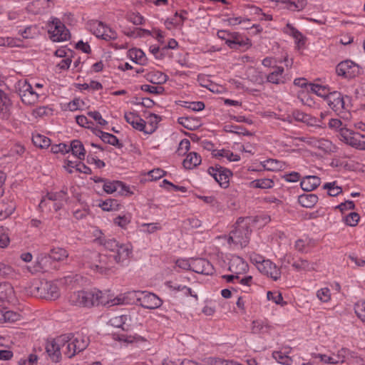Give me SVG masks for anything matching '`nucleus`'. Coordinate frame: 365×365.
Wrapping results in <instances>:
<instances>
[{
    "label": "nucleus",
    "mask_w": 365,
    "mask_h": 365,
    "mask_svg": "<svg viewBox=\"0 0 365 365\" xmlns=\"http://www.w3.org/2000/svg\"><path fill=\"white\" fill-rule=\"evenodd\" d=\"M317 147L327 153H334L336 150V145L329 140L324 138H321L317 141Z\"/></svg>",
    "instance_id": "nucleus-47"
},
{
    "label": "nucleus",
    "mask_w": 365,
    "mask_h": 365,
    "mask_svg": "<svg viewBox=\"0 0 365 365\" xmlns=\"http://www.w3.org/2000/svg\"><path fill=\"white\" fill-rule=\"evenodd\" d=\"M141 91L155 95H160L165 92L163 86H153L148 84H144L140 86Z\"/></svg>",
    "instance_id": "nucleus-58"
},
{
    "label": "nucleus",
    "mask_w": 365,
    "mask_h": 365,
    "mask_svg": "<svg viewBox=\"0 0 365 365\" xmlns=\"http://www.w3.org/2000/svg\"><path fill=\"white\" fill-rule=\"evenodd\" d=\"M58 267V264L52 259L48 252H43L37 255L34 264L28 266L27 269L32 274H35L56 270Z\"/></svg>",
    "instance_id": "nucleus-5"
},
{
    "label": "nucleus",
    "mask_w": 365,
    "mask_h": 365,
    "mask_svg": "<svg viewBox=\"0 0 365 365\" xmlns=\"http://www.w3.org/2000/svg\"><path fill=\"white\" fill-rule=\"evenodd\" d=\"M22 41L19 38H14L9 36H0V46L4 47H20Z\"/></svg>",
    "instance_id": "nucleus-46"
},
{
    "label": "nucleus",
    "mask_w": 365,
    "mask_h": 365,
    "mask_svg": "<svg viewBox=\"0 0 365 365\" xmlns=\"http://www.w3.org/2000/svg\"><path fill=\"white\" fill-rule=\"evenodd\" d=\"M142 292L140 290L128 291L118 297L120 299V304H137L140 302Z\"/></svg>",
    "instance_id": "nucleus-25"
},
{
    "label": "nucleus",
    "mask_w": 365,
    "mask_h": 365,
    "mask_svg": "<svg viewBox=\"0 0 365 365\" xmlns=\"http://www.w3.org/2000/svg\"><path fill=\"white\" fill-rule=\"evenodd\" d=\"M84 261L91 269L104 274H108L115 263L112 255L97 252L87 251L83 255Z\"/></svg>",
    "instance_id": "nucleus-2"
},
{
    "label": "nucleus",
    "mask_w": 365,
    "mask_h": 365,
    "mask_svg": "<svg viewBox=\"0 0 365 365\" xmlns=\"http://www.w3.org/2000/svg\"><path fill=\"white\" fill-rule=\"evenodd\" d=\"M360 216L357 212H352L343 217V222L346 225L355 227L358 225Z\"/></svg>",
    "instance_id": "nucleus-56"
},
{
    "label": "nucleus",
    "mask_w": 365,
    "mask_h": 365,
    "mask_svg": "<svg viewBox=\"0 0 365 365\" xmlns=\"http://www.w3.org/2000/svg\"><path fill=\"white\" fill-rule=\"evenodd\" d=\"M46 198L51 201H64L66 202H68V189L66 186H63V188L59 192H47L46 195L45 197H43L40 201V203L38 205V207L40 209H42L46 206Z\"/></svg>",
    "instance_id": "nucleus-20"
},
{
    "label": "nucleus",
    "mask_w": 365,
    "mask_h": 365,
    "mask_svg": "<svg viewBox=\"0 0 365 365\" xmlns=\"http://www.w3.org/2000/svg\"><path fill=\"white\" fill-rule=\"evenodd\" d=\"M89 30L98 38H102L106 29H108L107 26L102 21L94 20L91 21L88 24Z\"/></svg>",
    "instance_id": "nucleus-35"
},
{
    "label": "nucleus",
    "mask_w": 365,
    "mask_h": 365,
    "mask_svg": "<svg viewBox=\"0 0 365 365\" xmlns=\"http://www.w3.org/2000/svg\"><path fill=\"white\" fill-rule=\"evenodd\" d=\"M261 220L264 222V224H266L270 221V217L269 216L259 215L239 217L235 222V229L230 233L228 242L245 247L249 243L250 236L252 232L250 225L257 224Z\"/></svg>",
    "instance_id": "nucleus-1"
},
{
    "label": "nucleus",
    "mask_w": 365,
    "mask_h": 365,
    "mask_svg": "<svg viewBox=\"0 0 365 365\" xmlns=\"http://www.w3.org/2000/svg\"><path fill=\"white\" fill-rule=\"evenodd\" d=\"M68 149L69 152H71L72 154L76 156L79 160H84L86 155V150L82 142L79 140H73L70 145H68Z\"/></svg>",
    "instance_id": "nucleus-28"
},
{
    "label": "nucleus",
    "mask_w": 365,
    "mask_h": 365,
    "mask_svg": "<svg viewBox=\"0 0 365 365\" xmlns=\"http://www.w3.org/2000/svg\"><path fill=\"white\" fill-rule=\"evenodd\" d=\"M120 299L115 297L112 299L107 293H104L98 289H95V306H113L120 304Z\"/></svg>",
    "instance_id": "nucleus-22"
},
{
    "label": "nucleus",
    "mask_w": 365,
    "mask_h": 365,
    "mask_svg": "<svg viewBox=\"0 0 365 365\" xmlns=\"http://www.w3.org/2000/svg\"><path fill=\"white\" fill-rule=\"evenodd\" d=\"M322 188L327 190V195L331 197H336L343 192L341 186L337 185L336 181L326 182L323 185Z\"/></svg>",
    "instance_id": "nucleus-44"
},
{
    "label": "nucleus",
    "mask_w": 365,
    "mask_h": 365,
    "mask_svg": "<svg viewBox=\"0 0 365 365\" xmlns=\"http://www.w3.org/2000/svg\"><path fill=\"white\" fill-rule=\"evenodd\" d=\"M272 357L276 361L282 365H291L293 362L292 359L288 355V353L282 351H274L272 352Z\"/></svg>",
    "instance_id": "nucleus-45"
},
{
    "label": "nucleus",
    "mask_w": 365,
    "mask_h": 365,
    "mask_svg": "<svg viewBox=\"0 0 365 365\" xmlns=\"http://www.w3.org/2000/svg\"><path fill=\"white\" fill-rule=\"evenodd\" d=\"M229 270L233 272V274H225L222 277L225 279L227 282L235 283V281L239 279V274L245 273L248 270V264L242 260V258L238 257L236 261H234L229 267Z\"/></svg>",
    "instance_id": "nucleus-12"
},
{
    "label": "nucleus",
    "mask_w": 365,
    "mask_h": 365,
    "mask_svg": "<svg viewBox=\"0 0 365 365\" xmlns=\"http://www.w3.org/2000/svg\"><path fill=\"white\" fill-rule=\"evenodd\" d=\"M48 254L56 263L66 259L68 257V252L66 250L61 247H53L50 250Z\"/></svg>",
    "instance_id": "nucleus-41"
},
{
    "label": "nucleus",
    "mask_w": 365,
    "mask_h": 365,
    "mask_svg": "<svg viewBox=\"0 0 365 365\" xmlns=\"http://www.w3.org/2000/svg\"><path fill=\"white\" fill-rule=\"evenodd\" d=\"M273 71L266 76V81L275 85L284 84L287 79L285 77L284 68L282 66H275Z\"/></svg>",
    "instance_id": "nucleus-21"
},
{
    "label": "nucleus",
    "mask_w": 365,
    "mask_h": 365,
    "mask_svg": "<svg viewBox=\"0 0 365 365\" xmlns=\"http://www.w3.org/2000/svg\"><path fill=\"white\" fill-rule=\"evenodd\" d=\"M346 100L350 102V97L344 96L341 93L334 91L327 96L325 102L336 114L343 117L341 114L349 110V104L346 103Z\"/></svg>",
    "instance_id": "nucleus-6"
},
{
    "label": "nucleus",
    "mask_w": 365,
    "mask_h": 365,
    "mask_svg": "<svg viewBox=\"0 0 365 365\" xmlns=\"http://www.w3.org/2000/svg\"><path fill=\"white\" fill-rule=\"evenodd\" d=\"M16 210V205L13 201L2 200L0 202V220L11 216Z\"/></svg>",
    "instance_id": "nucleus-27"
},
{
    "label": "nucleus",
    "mask_w": 365,
    "mask_h": 365,
    "mask_svg": "<svg viewBox=\"0 0 365 365\" xmlns=\"http://www.w3.org/2000/svg\"><path fill=\"white\" fill-rule=\"evenodd\" d=\"M258 270L274 281H277L281 277L280 268L269 259H266L260 265H258Z\"/></svg>",
    "instance_id": "nucleus-15"
},
{
    "label": "nucleus",
    "mask_w": 365,
    "mask_h": 365,
    "mask_svg": "<svg viewBox=\"0 0 365 365\" xmlns=\"http://www.w3.org/2000/svg\"><path fill=\"white\" fill-rule=\"evenodd\" d=\"M96 232L100 233V235L96 237L95 241H96L99 245L103 246L105 249L113 252L115 249L118 248L119 241H118L114 237H108L103 235L101 230H98ZM96 236V234L95 235Z\"/></svg>",
    "instance_id": "nucleus-24"
},
{
    "label": "nucleus",
    "mask_w": 365,
    "mask_h": 365,
    "mask_svg": "<svg viewBox=\"0 0 365 365\" xmlns=\"http://www.w3.org/2000/svg\"><path fill=\"white\" fill-rule=\"evenodd\" d=\"M128 53L132 61L143 66L147 64L148 58H146L145 53L140 48H134L130 49Z\"/></svg>",
    "instance_id": "nucleus-34"
},
{
    "label": "nucleus",
    "mask_w": 365,
    "mask_h": 365,
    "mask_svg": "<svg viewBox=\"0 0 365 365\" xmlns=\"http://www.w3.org/2000/svg\"><path fill=\"white\" fill-rule=\"evenodd\" d=\"M260 166L263 168V170L269 171L278 170L282 168L281 162L278 160L272 158H269L263 162H261Z\"/></svg>",
    "instance_id": "nucleus-48"
},
{
    "label": "nucleus",
    "mask_w": 365,
    "mask_h": 365,
    "mask_svg": "<svg viewBox=\"0 0 365 365\" xmlns=\"http://www.w3.org/2000/svg\"><path fill=\"white\" fill-rule=\"evenodd\" d=\"M98 206L103 211H116L120 209V204L115 199L108 198L106 200H99Z\"/></svg>",
    "instance_id": "nucleus-36"
},
{
    "label": "nucleus",
    "mask_w": 365,
    "mask_h": 365,
    "mask_svg": "<svg viewBox=\"0 0 365 365\" xmlns=\"http://www.w3.org/2000/svg\"><path fill=\"white\" fill-rule=\"evenodd\" d=\"M101 140L103 143L115 146L117 148H122L123 147V143H121L115 135L107 132L103 137L101 138Z\"/></svg>",
    "instance_id": "nucleus-51"
},
{
    "label": "nucleus",
    "mask_w": 365,
    "mask_h": 365,
    "mask_svg": "<svg viewBox=\"0 0 365 365\" xmlns=\"http://www.w3.org/2000/svg\"><path fill=\"white\" fill-rule=\"evenodd\" d=\"M282 32L292 36L293 38H297V36H301L302 33L290 23H287L286 24V26L282 29Z\"/></svg>",
    "instance_id": "nucleus-61"
},
{
    "label": "nucleus",
    "mask_w": 365,
    "mask_h": 365,
    "mask_svg": "<svg viewBox=\"0 0 365 365\" xmlns=\"http://www.w3.org/2000/svg\"><path fill=\"white\" fill-rule=\"evenodd\" d=\"M316 295L322 302L327 303L331 300V291L328 287L319 289Z\"/></svg>",
    "instance_id": "nucleus-59"
},
{
    "label": "nucleus",
    "mask_w": 365,
    "mask_h": 365,
    "mask_svg": "<svg viewBox=\"0 0 365 365\" xmlns=\"http://www.w3.org/2000/svg\"><path fill=\"white\" fill-rule=\"evenodd\" d=\"M294 269L297 271H309L313 269L311 266L308 260L304 259H299L295 262H294L292 264Z\"/></svg>",
    "instance_id": "nucleus-57"
},
{
    "label": "nucleus",
    "mask_w": 365,
    "mask_h": 365,
    "mask_svg": "<svg viewBox=\"0 0 365 365\" xmlns=\"http://www.w3.org/2000/svg\"><path fill=\"white\" fill-rule=\"evenodd\" d=\"M269 327L262 320L252 322V330L254 334H265L269 331Z\"/></svg>",
    "instance_id": "nucleus-52"
},
{
    "label": "nucleus",
    "mask_w": 365,
    "mask_h": 365,
    "mask_svg": "<svg viewBox=\"0 0 365 365\" xmlns=\"http://www.w3.org/2000/svg\"><path fill=\"white\" fill-rule=\"evenodd\" d=\"M48 26L50 38L54 42L65 41L71 36L69 30L58 18H52Z\"/></svg>",
    "instance_id": "nucleus-8"
},
{
    "label": "nucleus",
    "mask_w": 365,
    "mask_h": 365,
    "mask_svg": "<svg viewBox=\"0 0 365 365\" xmlns=\"http://www.w3.org/2000/svg\"><path fill=\"white\" fill-rule=\"evenodd\" d=\"M337 76L348 80L355 78L362 73L361 67L351 60L342 61L336 66Z\"/></svg>",
    "instance_id": "nucleus-7"
},
{
    "label": "nucleus",
    "mask_w": 365,
    "mask_h": 365,
    "mask_svg": "<svg viewBox=\"0 0 365 365\" xmlns=\"http://www.w3.org/2000/svg\"><path fill=\"white\" fill-rule=\"evenodd\" d=\"M192 271L204 275H212L215 268L210 261L204 258H197L192 264Z\"/></svg>",
    "instance_id": "nucleus-18"
},
{
    "label": "nucleus",
    "mask_w": 365,
    "mask_h": 365,
    "mask_svg": "<svg viewBox=\"0 0 365 365\" xmlns=\"http://www.w3.org/2000/svg\"><path fill=\"white\" fill-rule=\"evenodd\" d=\"M124 118L125 121L131 125L134 129L145 133L146 122L143 118H141L137 113H125L124 115Z\"/></svg>",
    "instance_id": "nucleus-23"
},
{
    "label": "nucleus",
    "mask_w": 365,
    "mask_h": 365,
    "mask_svg": "<svg viewBox=\"0 0 365 365\" xmlns=\"http://www.w3.org/2000/svg\"><path fill=\"white\" fill-rule=\"evenodd\" d=\"M36 289L39 296L46 299L56 300L61 295L57 284L51 281L41 282Z\"/></svg>",
    "instance_id": "nucleus-11"
},
{
    "label": "nucleus",
    "mask_w": 365,
    "mask_h": 365,
    "mask_svg": "<svg viewBox=\"0 0 365 365\" xmlns=\"http://www.w3.org/2000/svg\"><path fill=\"white\" fill-rule=\"evenodd\" d=\"M224 130L226 133H235V134H237L239 135H244V136H252V133L250 131L247 130L245 128L240 126V125H232V124L225 125L224 126Z\"/></svg>",
    "instance_id": "nucleus-43"
},
{
    "label": "nucleus",
    "mask_w": 365,
    "mask_h": 365,
    "mask_svg": "<svg viewBox=\"0 0 365 365\" xmlns=\"http://www.w3.org/2000/svg\"><path fill=\"white\" fill-rule=\"evenodd\" d=\"M133 252V246L130 242L122 243L119 242L117 249L110 254L115 263L123 262L128 259Z\"/></svg>",
    "instance_id": "nucleus-16"
},
{
    "label": "nucleus",
    "mask_w": 365,
    "mask_h": 365,
    "mask_svg": "<svg viewBox=\"0 0 365 365\" xmlns=\"http://www.w3.org/2000/svg\"><path fill=\"white\" fill-rule=\"evenodd\" d=\"M285 4L284 8L291 11H301L307 5V0H276Z\"/></svg>",
    "instance_id": "nucleus-29"
},
{
    "label": "nucleus",
    "mask_w": 365,
    "mask_h": 365,
    "mask_svg": "<svg viewBox=\"0 0 365 365\" xmlns=\"http://www.w3.org/2000/svg\"><path fill=\"white\" fill-rule=\"evenodd\" d=\"M145 118L148 120L149 127L145 128V134L150 135L157 130L158 123L162 120V117L155 113H149Z\"/></svg>",
    "instance_id": "nucleus-31"
},
{
    "label": "nucleus",
    "mask_w": 365,
    "mask_h": 365,
    "mask_svg": "<svg viewBox=\"0 0 365 365\" xmlns=\"http://www.w3.org/2000/svg\"><path fill=\"white\" fill-rule=\"evenodd\" d=\"M321 179L315 175H307L301 180V188L306 191L310 192L315 190L320 185Z\"/></svg>",
    "instance_id": "nucleus-26"
},
{
    "label": "nucleus",
    "mask_w": 365,
    "mask_h": 365,
    "mask_svg": "<svg viewBox=\"0 0 365 365\" xmlns=\"http://www.w3.org/2000/svg\"><path fill=\"white\" fill-rule=\"evenodd\" d=\"M201 163V157L195 152H191L187 155L182 162V165L185 169H193Z\"/></svg>",
    "instance_id": "nucleus-32"
},
{
    "label": "nucleus",
    "mask_w": 365,
    "mask_h": 365,
    "mask_svg": "<svg viewBox=\"0 0 365 365\" xmlns=\"http://www.w3.org/2000/svg\"><path fill=\"white\" fill-rule=\"evenodd\" d=\"M63 335L68 337L65 339L66 342L64 355L69 359L84 351L89 345V337L82 333H68Z\"/></svg>",
    "instance_id": "nucleus-3"
},
{
    "label": "nucleus",
    "mask_w": 365,
    "mask_h": 365,
    "mask_svg": "<svg viewBox=\"0 0 365 365\" xmlns=\"http://www.w3.org/2000/svg\"><path fill=\"white\" fill-rule=\"evenodd\" d=\"M70 302L72 304L91 307L95 306V289L93 290H80L73 292L70 297Z\"/></svg>",
    "instance_id": "nucleus-10"
},
{
    "label": "nucleus",
    "mask_w": 365,
    "mask_h": 365,
    "mask_svg": "<svg viewBox=\"0 0 365 365\" xmlns=\"http://www.w3.org/2000/svg\"><path fill=\"white\" fill-rule=\"evenodd\" d=\"M66 338L68 337L61 335L46 341L45 344L46 353L52 362L58 363L61 360L62 354H64V350L66 349V340L65 339Z\"/></svg>",
    "instance_id": "nucleus-4"
},
{
    "label": "nucleus",
    "mask_w": 365,
    "mask_h": 365,
    "mask_svg": "<svg viewBox=\"0 0 365 365\" xmlns=\"http://www.w3.org/2000/svg\"><path fill=\"white\" fill-rule=\"evenodd\" d=\"M113 221L115 225L125 228L130 222V216L129 215H118Z\"/></svg>",
    "instance_id": "nucleus-64"
},
{
    "label": "nucleus",
    "mask_w": 365,
    "mask_h": 365,
    "mask_svg": "<svg viewBox=\"0 0 365 365\" xmlns=\"http://www.w3.org/2000/svg\"><path fill=\"white\" fill-rule=\"evenodd\" d=\"M203 364L204 365H235V361L218 357H207L203 360Z\"/></svg>",
    "instance_id": "nucleus-49"
},
{
    "label": "nucleus",
    "mask_w": 365,
    "mask_h": 365,
    "mask_svg": "<svg viewBox=\"0 0 365 365\" xmlns=\"http://www.w3.org/2000/svg\"><path fill=\"white\" fill-rule=\"evenodd\" d=\"M318 196L315 194H302L298 197V202L304 207L312 208L318 202Z\"/></svg>",
    "instance_id": "nucleus-33"
},
{
    "label": "nucleus",
    "mask_w": 365,
    "mask_h": 365,
    "mask_svg": "<svg viewBox=\"0 0 365 365\" xmlns=\"http://www.w3.org/2000/svg\"><path fill=\"white\" fill-rule=\"evenodd\" d=\"M354 311L358 317L363 322H365V302H359L354 305Z\"/></svg>",
    "instance_id": "nucleus-62"
},
{
    "label": "nucleus",
    "mask_w": 365,
    "mask_h": 365,
    "mask_svg": "<svg viewBox=\"0 0 365 365\" xmlns=\"http://www.w3.org/2000/svg\"><path fill=\"white\" fill-rule=\"evenodd\" d=\"M163 304V300L155 294L143 291L140 305L147 309L159 308Z\"/></svg>",
    "instance_id": "nucleus-14"
},
{
    "label": "nucleus",
    "mask_w": 365,
    "mask_h": 365,
    "mask_svg": "<svg viewBox=\"0 0 365 365\" xmlns=\"http://www.w3.org/2000/svg\"><path fill=\"white\" fill-rule=\"evenodd\" d=\"M212 155L215 158H226L230 162H237L240 160V156L237 154L233 153L230 150H213L212 152Z\"/></svg>",
    "instance_id": "nucleus-37"
},
{
    "label": "nucleus",
    "mask_w": 365,
    "mask_h": 365,
    "mask_svg": "<svg viewBox=\"0 0 365 365\" xmlns=\"http://www.w3.org/2000/svg\"><path fill=\"white\" fill-rule=\"evenodd\" d=\"M195 119L192 117H179L178 123L189 130H194L197 125L195 124Z\"/></svg>",
    "instance_id": "nucleus-54"
},
{
    "label": "nucleus",
    "mask_w": 365,
    "mask_h": 365,
    "mask_svg": "<svg viewBox=\"0 0 365 365\" xmlns=\"http://www.w3.org/2000/svg\"><path fill=\"white\" fill-rule=\"evenodd\" d=\"M227 46L233 50L246 51L252 46V42L239 32H232L230 40L227 41Z\"/></svg>",
    "instance_id": "nucleus-13"
},
{
    "label": "nucleus",
    "mask_w": 365,
    "mask_h": 365,
    "mask_svg": "<svg viewBox=\"0 0 365 365\" xmlns=\"http://www.w3.org/2000/svg\"><path fill=\"white\" fill-rule=\"evenodd\" d=\"M207 173L212 176L222 188H227L230 185V178L233 175L232 172L219 164L210 166Z\"/></svg>",
    "instance_id": "nucleus-9"
},
{
    "label": "nucleus",
    "mask_w": 365,
    "mask_h": 365,
    "mask_svg": "<svg viewBox=\"0 0 365 365\" xmlns=\"http://www.w3.org/2000/svg\"><path fill=\"white\" fill-rule=\"evenodd\" d=\"M119 185H121V181L119 180H110L106 179L103 185L104 192L108 194H112L119 189Z\"/></svg>",
    "instance_id": "nucleus-53"
},
{
    "label": "nucleus",
    "mask_w": 365,
    "mask_h": 365,
    "mask_svg": "<svg viewBox=\"0 0 365 365\" xmlns=\"http://www.w3.org/2000/svg\"><path fill=\"white\" fill-rule=\"evenodd\" d=\"M87 115L92 118L100 125L105 126L108 124V121L102 118V115L99 111H88Z\"/></svg>",
    "instance_id": "nucleus-63"
},
{
    "label": "nucleus",
    "mask_w": 365,
    "mask_h": 365,
    "mask_svg": "<svg viewBox=\"0 0 365 365\" xmlns=\"http://www.w3.org/2000/svg\"><path fill=\"white\" fill-rule=\"evenodd\" d=\"M341 140L345 143L359 150H365V142H361L356 137V134L349 129L341 128Z\"/></svg>",
    "instance_id": "nucleus-17"
},
{
    "label": "nucleus",
    "mask_w": 365,
    "mask_h": 365,
    "mask_svg": "<svg viewBox=\"0 0 365 365\" xmlns=\"http://www.w3.org/2000/svg\"><path fill=\"white\" fill-rule=\"evenodd\" d=\"M127 319V315L123 314L116 316L110 318L108 322V324L115 328H120L123 331H127L128 330V325H127V327H125Z\"/></svg>",
    "instance_id": "nucleus-40"
},
{
    "label": "nucleus",
    "mask_w": 365,
    "mask_h": 365,
    "mask_svg": "<svg viewBox=\"0 0 365 365\" xmlns=\"http://www.w3.org/2000/svg\"><path fill=\"white\" fill-rule=\"evenodd\" d=\"M274 182L269 178L256 179L250 182V186L252 188L269 189L273 187Z\"/></svg>",
    "instance_id": "nucleus-42"
},
{
    "label": "nucleus",
    "mask_w": 365,
    "mask_h": 365,
    "mask_svg": "<svg viewBox=\"0 0 365 365\" xmlns=\"http://www.w3.org/2000/svg\"><path fill=\"white\" fill-rule=\"evenodd\" d=\"M32 143L41 149L48 148L51 145L50 138L40 133H33Z\"/></svg>",
    "instance_id": "nucleus-39"
},
{
    "label": "nucleus",
    "mask_w": 365,
    "mask_h": 365,
    "mask_svg": "<svg viewBox=\"0 0 365 365\" xmlns=\"http://www.w3.org/2000/svg\"><path fill=\"white\" fill-rule=\"evenodd\" d=\"M13 292V288L9 283L0 282V302L7 301Z\"/></svg>",
    "instance_id": "nucleus-50"
},
{
    "label": "nucleus",
    "mask_w": 365,
    "mask_h": 365,
    "mask_svg": "<svg viewBox=\"0 0 365 365\" xmlns=\"http://www.w3.org/2000/svg\"><path fill=\"white\" fill-rule=\"evenodd\" d=\"M267 298L268 300L272 301L276 304L284 307L287 304V302L284 301L283 297L280 292H273L268 291L267 292Z\"/></svg>",
    "instance_id": "nucleus-55"
},
{
    "label": "nucleus",
    "mask_w": 365,
    "mask_h": 365,
    "mask_svg": "<svg viewBox=\"0 0 365 365\" xmlns=\"http://www.w3.org/2000/svg\"><path fill=\"white\" fill-rule=\"evenodd\" d=\"M20 96L24 103L27 105L34 104L39 98V95L34 90L33 87L27 81H25L20 89Z\"/></svg>",
    "instance_id": "nucleus-19"
},
{
    "label": "nucleus",
    "mask_w": 365,
    "mask_h": 365,
    "mask_svg": "<svg viewBox=\"0 0 365 365\" xmlns=\"http://www.w3.org/2000/svg\"><path fill=\"white\" fill-rule=\"evenodd\" d=\"M145 79L153 84L162 85L167 82L168 76L161 71H152L145 75Z\"/></svg>",
    "instance_id": "nucleus-30"
},
{
    "label": "nucleus",
    "mask_w": 365,
    "mask_h": 365,
    "mask_svg": "<svg viewBox=\"0 0 365 365\" xmlns=\"http://www.w3.org/2000/svg\"><path fill=\"white\" fill-rule=\"evenodd\" d=\"M53 109L49 106H39L33 111V114L36 117L49 116L53 114Z\"/></svg>",
    "instance_id": "nucleus-60"
},
{
    "label": "nucleus",
    "mask_w": 365,
    "mask_h": 365,
    "mask_svg": "<svg viewBox=\"0 0 365 365\" xmlns=\"http://www.w3.org/2000/svg\"><path fill=\"white\" fill-rule=\"evenodd\" d=\"M292 115L296 121L302 122L307 125H312L317 121V119L312 118L310 115L307 114L298 109L292 111Z\"/></svg>",
    "instance_id": "nucleus-38"
}]
</instances>
